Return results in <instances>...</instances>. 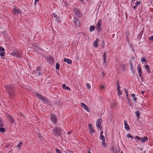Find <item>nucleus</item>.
Wrapping results in <instances>:
<instances>
[{
    "label": "nucleus",
    "instance_id": "nucleus-53",
    "mask_svg": "<svg viewBox=\"0 0 153 153\" xmlns=\"http://www.w3.org/2000/svg\"><path fill=\"white\" fill-rule=\"evenodd\" d=\"M39 0H35V4L36 3H37V2H38L39 1Z\"/></svg>",
    "mask_w": 153,
    "mask_h": 153
},
{
    "label": "nucleus",
    "instance_id": "nucleus-44",
    "mask_svg": "<svg viewBox=\"0 0 153 153\" xmlns=\"http://www.w3.org/2000/svg\"><path fill=\"white\" fill-rule=\"evenodd\" d=\"M5 53V52H2L1 53H0V55L1 56H4Z\"/></svg>",
    "mask_w": 153,
    "mask_h": 153
},
{
    "label": "nucleus",
    "instance_id": "nucleus-1",
    "mask_svg": "<svg viewBox=\"0 0 153 153\" xmlns=\"http://www.w3.org/2000/svg\"><path fill=\"white\" fill-rule=\"evenodd\" d=\"M5 90L9 94L10 97H13L15 95V88L13 84H9L4 86Z\"/></svg>",
    "mask_w": 153,
    "mask_h": 153
},
{
    "label": "nucleus",
    "instance_id": "nucleus-32",
    "mask_svg": "<svg viewBox=\"0 0 153 153\" xmlns=\"http://www.w3.org/2000/svg\"><path fill=\"white\" fill-rule=\"evenodd\" d=\"M117 153H123V151L121 150L119 147L117 149Z\"/></svg>",
    "mask_w": 153,
    "mask_h": 153
},
{
    "label": "nucleus",
    "instance_id": "nucleus-19",
    "mask_svg": "<svg viewBox=\"0 0 153 153\" xmlns=\"http://www.w3.org/2000/svg\"><path fill=\"white\" fill-rule=\"evenodd\" d=\"M62 87L65 90H68L69 91H70L71 90V88L69 87L66 86L65 84H63L62 85Z\"/></svg>",
    "mask_w": 153,
    "mask_h": 153
},
{
    "label": "nucleus",
    "instance_id": "nucleus-54",
    "mask_svg": "<svg viewBox=\"0 0 153 153\" xmlns=\"http://www.w3.org/2000/svg\"><path fill=\"white\" fill-rule=\"evenodd\" d=\"M103 133V131H102L100 132V135H102V133Z\"/></svg>",
    "mask_w": 153,
    "mask_h": 153
},
{
    "label": "nucleus",
    "instance_id": "nucleus-46",
    "mask_svg": "<svg viewBox=\"0 0 153 153\" xmlns=\"http://www.w3.org/2000/svg\"><path fill=\"white\" fill-rule=\"evenodd\" d=\"M149 40L151 41H153V35L152 36L149 38Z\"/></svg>",
    "mask_w": 153,
    "mask_h": 153
},
{
    "label": "nucleus",
    "instance_id": "nucleus-52",
    "mask_svg": "<svg viewBox=\"0 0 153 153\" xmlns=\"http://www.w3.org/2000/svg\"><path fill=\"white\" fill-rule=\"evenodd\" d=\"M41 73H40V72H39V73H38V76H40L41 75Z\"/></svg>",
    "mask_w": 153,
    "mask_h": 153
},
{
    "label": "nucleus",
    "instance_id": "nucleus-13",
    "mask_svg": "<svg viewBox=\"0 0 153 153\" xmlns=\"http://www.w3.org/2000/svg\"><path fill=\"white\" fill-rule=\"evenodd\" d=\"M74 23L75 25L78 26L80 23L79 21L77 18H75L74 19Z\"/></svg>",
    "mask_w": 153,
    "mask_h": 153
},
{
    "label": "nucleus",
    "instance_id": "nucleus-23",
    "mask_svg": "<svg viewBox=\"0 0 153 153\" xmlns=\"http://www.w3.org/2000/svg\"><path fill=\"white\" fill-rule=\"evenodd\" d=\"M126 66L125 65L123 64L121 66V68L122 70L123 71H125V69L126 68Z\"/></svg>",
    "mask_w": 153,
    "mask_h": 153
},
{
    "label": "nucleus",
    "instance_id": "nucleus-43",
    "mask_svg": "<svg viewBox=\"0 0 153 153\" xmlns=\"http://www.w3.org/2000/svg\"><path fill=\"white\" fill-rule=\"evenodd\" d=\"M56 151L57 153H61V151L60 150L58 149H56Z\"/></svg>",
    "mask_w": 153,
    "mask_h": 153
},
{
    "label": "nucleus",
    "instance_id": "nucleus-41",
    "mask_svg": "<svg viewBox=\"0 0 153 153\" xmlns=\"http://www.w3.org/2000/svg\"><path fill=\"white\" fill-rule=\"evenodd\" d=\"M146 61V59L144 58H142L141 59V62H144Z\"/></svg>",
    "mask_w": 153,
    "mask_h": 153
},
{
    "label": "nucleus",
    "instance_id": "nucleus-60",
    "mask_svg": "<svg viewBox=\"0 0 153 153\" xmlns=\"http://www.w3.org/2000/svg\"><path fill=\"white\" fill-rule=\"evenodd\" d=\"M88 153H91L90 150L88 151Z\"/></svg>",
    "mask_w": 153,
    "mask_h": 153
},
{
    "label": "nucleus",
    "instance_id": "nucleus-29",
    "mask_svg": "<svg viewBox=\"0 0 153 153\" xmlns=\"http://www.w3.org/2000/svg\"><path fill=\"white\" fill-rule=\"evenodd\" d=\"M131 97L133 98V100L134 101H136L137 100V98H135V95L133 94L131 95Z\"/></svg>",
    "mask_w": 153,
    "mask_h": 153
},
{
    "label": "nucleus",
    "instance_id": "nucleus-57",
    "mask_svg": "<svg viewBox=\"0 0 153 153\" xmlns=\"http://www.w3.org/2000/svg\"><path fill=\"white\" fill-rule=\"evenodd\" d=\"M145 92V91H142L141 92V94L142 95Z\"/></svg>",
    "mask_w": 153,
    "mask_h": 153
},
{
    "label": "nucleus",
    "instance_id": "nucleus-30",
    "mask_svg": "<svg viewBox=\"0 0 153 153\" xmlns=\"http://www.w3.org/2000/svg\"><path fill=\"white\" fill-rule=\"evenodd\" d=\"M127 137L128 138H130L132 139L133 138V136H132L130 133H128L127 134Z\"/></svg>",
    "mask_w": 153,
    "mask_h": 153
},
{
    "label": "nucleus",
    "instance_id": "nucleus-61",
    "mask_svg": "<svg viewBox=\"0 0 153 153\" xmlns=\"http://www.w3.org/2000/svg\"><path fill=\"white\" fill-rule=\"evenodd\" d=\"M1 58H2L3 59H4V57H1Z\"/></svg>",
    "mask_w": 153,
    "mask_h": 153
},
{
    "label": "nucleus",
    "instance_id": "nucleus-21",
    "mask_svg": "<svg viewBox=\"0 0 153 153\" xmlns=\"http://www.w3.org/2000/svg\"><path fill=\"white\" fill-rule=\"evenodd\" d=\"M135 114L137 117L138 118H139L140 116V113L139 111H137L135 112Z\"/></svg>",
    "mask_w": 153,
    "mask_h": 153
},
{
    "label": "nucleus",
    "instance_id": "nucleus-7",
    "mask_svg": "<svg viewBox=\"0 0 153 153\" xmlns=\"http://www.w3.org/2000/svg\"><path fill=\"white\" fill-rule=\"evenodd\" d=\"M88 128L89 130V132L91 134H92L93 133H94V130L92 124L91 123L89 124Z\"/></svg>",
    "mask_w": 153,
    "mask_h": 153
},
{
    "label": "nucleus",
    "instance_id": "nucleus-20",
    "mask_svg": "<svg viewBox=\"0 0 153 153\" xmlns=\"http://www.w3.org/2000/svg\"><path fill=\"white\" fill-rule=\"evenodd\" d=\"M145 68L146 69V70L150 74V73H151V71H150V70L149 69L150 68H149V65H145Z\"/></svg>",
    "mask_w": 153,
    "mask_h": 153
},
{
    "label": "nucleus",
    "instance_id": "nucleus-35",
    "mask_svg": "<svg viewBox=\"0 0 153 153\" xmlns=\"http://www.w3.org/2000/svg\"><path fill=\"white\" fill-rule=\"evenodd\" d=\"M111 151L112 152V153H115V150L114 148V147H112L111 148Z\"/></svg>",
    "mask_w": 153,
    "mask_h": 153
},
{
    "label": "nucleus",
    "instance_id": "nucleus-10",
    "mask_svg": "<svg viewBox=\"0 0 153 153\" xmlns=\"http://www.w3.org/2000/svg\"><path fill=\"white\" fill-rule=\"evenodd\" d=\"M74 11L76 15L78 17H80V15L81 14V13L80 11H79V10L74 8Z\"/></svg>",
    "mask_w": 153,
    "mask_h": 153
},
{
    "label": "nucleus",
    "instance_id": "nucleus-50",
    "mask_svg": "<svg viewBox=\"0 0 153 153\" xmlns=\"http://www.w3.org/2000/svg\"><path fill=\"white\" fill-rule=\"evenodd\" d=\"M126 98L128 100H129V99L128 98V94L126 95Z\"/></svg>",
    "mask_w": 153,
    "mask_h": 153
},
{
    "label": "nucleus",
    "instance_id": "nucleus-51",
    "mask_svg": "<svg viewBox=\"0 0 153 153\" xmlns=\"http://www.w3.org/2000/svg\"><path fill=\"white\" fill-rule=\"evenodd\" d=\"M66 153H74L72 152V151H68L66 152Z\"/></svg>",
    "mask_w": 153,
    "mask_h": 153
},
{
    "label": "nucleus",
    "instance_id": "nucleus-36",
    "mask_svg": "<svg viewBox=\"0 0 153 153\" xmlns=\"http://www.w3.org/2000/svg\"><path fill=\"white\" fill-rule=\"evenodd\" d=\"M141 138H140V137H139L138 136H136L135 137V139H137V140H136V141L137 142H138V140H140Z\"/></svg>",
    "mask_w": 153,
    "mask_h": 153
},
{
    "label": "nucleus",
    "instance_id": "nucleus-34",
    "mask_svg": "<svg viewBox=\"0 0 153 153\" xmlns=\"http://www.w3.org/2000/svg\"><path fill=\"white\" fill-rule=\"evenodd\" d=\"M22 142L19 143L17 146V147L18 148V149H19L20 147L22 145Z\"/></svg>",
    "mask_w": 153,
    "mask_h": 153
},
{
    "label": "nucleus",
    "instance_id": "nucleus-40",
    "mask_svg": "<svg viewBox=\"0 0 153 153\" xmlns=\"http://www.w3.org/2000/svg\"><path fill=\"white\" fill-rule=\"evenodd\" d=\"M4 48L2 47H0V51L4 52Z\"/></svg>",
    "mask_w": 153,
    "mask_h": 153
},
{
    "label": "nucleus",
    "instance_id": "nucleus-9",
    "mask_svg": "<svg viewBox=\"0 0 153 153\" xmlns=\"http://www.w3.org/2000/svg\"><path fill=\"white\" fill-rule=\"evenodd\" d=\"M81 105L83 107V108L86 110L88 112H89L90 111V109L88 108L87 106L84 103H81Z\"/></svg>",
    "mask_w": 153,
    "mask_h": 153
},
{
    "label": "nucleus",
    "instance_id": "nucleus-45",
    "mask_svg": "<svg viewBox=\"0 0 153 153\" xmlns=\"http://www.w3.org/2000/svg\"><path fill=\"white\" fill-rule=\"evenodd\" d=\"M102 146H103L105 147L106 144H105V142H102Z\"/></svg>",
    "mask_w": 153,
    "mask_h": 153
},
{
    "label": "nucleus",
    "instance_id": "nucleus-8",
    "mask_svg": "<svg viewBox=\"0 0 153 153\" xmlns=\"http://www.w3.org/2000/svg\"><path fill=\"white\" fill-rule=\"evenodd\" d=\"M51 119L52 121L54 123L57 122V119H56V116L54 114H52L51 116Z\"/></svg>",
    "mask_w": 153,
    "mask_h": 153
},
{
    "label": "nucleus",
    "instance_id": "nucleus-42",
    "mask_svg": "<svg viewBox=\"0 0 153 153\" xmlns=\"http://www.w3.org/2000/svg\"><path fill=\"white\" fill-rule=\"evenodd\" d=\"M124 91H125V93L126 94V95L128 94V91L127 89H126V88H125L124 89Z\"/></svg>",
    "mask_w": 153,
    "mask_h": 153
},
{
    "label": "nucleus",
    "instance_id": "nucleus-18",
    "mask_svg": "<svg viewBox=\"0 0 153 153\" xmlns=\"http://www.w3.org/2000/svg\"><path fill=\"white\" fill-rule=\"evenodd\" d=\"M140 65H138V67H137V70H138V74H139V76L140 77H141V74H142V73H141L142 70H141V69L140 68Z\"/></svg>",
    "mask_w": 153,
    "mask_h": 153
},
{
    "label": "nucleus",
    "instance_id": "nucleus-26",
    "mask_svg": "<svg viewBox=\"0 0 153 153\" xmlns=\"http://www.w3.org/2000/svg\"><path fill=\"white\" fill-rule=\"evenodd\" d=\"M100 138L102 140V142H105V137L103 135H100Z\"/></svg>",
    "mask_w": 153,
    "mask_h": 153
},
{
    "label": "nucleus",
    "instance_id": "nucleus-15",
    "mask_svg": "<svg viewBox=\"0 0 153 153\" xmlns=\"http://www.w3.org/2000/svg\"><path fill=\"white\" fill-rule=\"evenodd\" d=\"M99 41V39L98 38H97L96 40L94 42L93 45L94 47L97 48L98 45V42Z\"/></svg>",
    "mask_w": 153,
    "mask_h": 153
},
{
    "label": "nucleus",
    "instance_id": "nucleus-22",
    "mask_svg": "<svg viewBox=\"0 0 153 153\" xmlns=\"http://www.w3.org/2000/svg\"><path fill=\"white\" fill-rule=\"evenodd\" d=\"M130 65L131 66V69L132 71L134 72V68L133 66V65L132 64V63L131 62L129 63Z\"/></svg>",
    "mask_w": 153,
    "mask_h": 153
},
{
    "label": "nucleus",
    "instance_id": "nucleus-25",
    "mask_svg": "<svg viewBox=\"0 0 153 153\" xmlns=\"http://www.w3.org/2000/svg\"><path fill=\"white\" fill-rule=\"evenodd\" d=\"M9 120L10 122H11L13 123L14 122V120L12 117L11 116H9Z\"/></svg>",
    "mask_w": 153,
    "mask_h": 153
},
{
    "label": "nucleus",
    "instance_id": "nucleus-6",
    "mask_svg": "<svg viewBox=\"0 0 153 153\" xmlns=\"http://www.w3.org/2000/svg\"><path fill=\"white\" fill-rule=\"evenodd\" d=\"M36 96L38 97L39 100L40 99L43 101H46V100H47L45 97L39 94L38 93H36Z\"/></svg>",
    "mask_w": 153,
    "mask_h": 153
},
{
    "label": "nucleus",
    "instance_id": "nucleus-59",
    "mask_svg": "<svg viewBox=\"0 0 153 153\" xmlns=\"http://www.w3.org/2000/svg\"><path fill=\"white\" fill-rule=\"evenodd\" d=\"M76 59H77V60H78L79 59V57L78 56L76 58Z\"/></svg>",
    "mask_w": 153,
    "mask_h": 153
},
{
    "label": "nucleus",
    "instance_id": "nucleus-56",
    "mask_svg": "<svg viewBox=\"0 0 153 153\" xmlns=\"http://www.w3.org/2000/svg\"><path fill=\"white\" fill-rule=\"evenodd\" d=\"M117 84H119V81H117Z\"/></svg>",
    "mask_w": 153,
    "mask_h": 153
},
{
    "label": "nucleus",
    "instance_id": "nucleus-5",
    "mask_svg": "<svg viewBox=\"0 0 153 153\" xmlns=\"http://www.w3.org/2000/svg\"><path fill=\"white\" fill-rule=\"evenodd\" d=\"M102 121V119L101 118H100L98 119L97 122L96 123V126L98 128H99L100 129H101L102 127V126H100L101 124V122Z\"/></svg>",
    "mask_w": 153,
    "mask_h": 153
},
{
    "label": "nucleus",
    "instance_id": "nucleus-16",
    "mask_svg": "<svg viewBox=\"0 0 153 153\" xmlns=\"http://www.w3.org/2000/svg\"><path fill=\"white\" fill-rule=\"evenodd\" d=\"M64 61L69 64H71L72 62V61L71 60L66 58L64 59Z\"/></svg>",
    "mask_w": 153,
    "mask_h": 153
},
{
    "label": "nucleus",
    "instance_id": "nucleus-33",
    "mask_svg": "<svg viewBox=\"0 0 153 153\" xmlns=\"http://www.w3.org/2000/svg\"><path fill=\"white\" fill-rule=\"evenodd\" d=\"M5 131V129L3 127H1L0 128V132L3 133Z\"/></svg>",
    "mask_w": 153,
    "mask_h": 153
},
{
    "label": "nucleus",
    "instance_id": "nucleus-24",
    "mask_svg": "<svg viewBox=\"0 0 153 153\" xmlns=\"http://www.w3.org/2000/svg\"><path fill=\"white\" fill-rule=\"evenodd\" d=\"M95 27L93 25H91V26L90 28V32H92L93 30H94L95 29Z\"/></svg>",
    "mask_w": 153,
    "mask_h": 153
},
{
    "label": "nucleus",
    "instance_id": "nucleus-39",
    "mask_svg": "<svg viewBox=\"0 0 153 153\" xmlns=\"http://www.w3.org/2000/svg\"><path fill=\"white\" fill-rule=\"evenodd\" d=\"M87 87L88 89H90L91 88V86L88 83H87L86 84Z\"/></svg>",
    "mask_w": 153,
    "mask_h": 153
},
{
    "label": "nucleus",
    "instance_id": "nucleus-2",
    "mask_svg": "<svg viewBox=\"0 0 153 153\" xmlns=\"http://www.w3.org/2000/svg\"><path fill=\"white\" fill-rule=\"evenodd\" d=\"M52 131L53 132V134L55 136H60L61 134V130L59 128H54L53 129Z\"/></svg>",
    "mask_w": 153,
    "mask_h": 153
},
{
    "label": "nucleus",
    "instance_id": "nucleus-3",
    "mask_svg": "<svg viewBox=\"0 0 153 153\" xmlns=\"http://www.w3.org/2000/svg\"><path fill=\"white\" fill-rule=\"evenodd\" d=\"M11 54L13 56H15L17 57H21L22 54L21 53L18 51L17 49H15L14 51L11 53Z\"/></svg>",
    "mask_w": 153,
    "mask_h": 153
},
{
    "label": "nucleus",
    "instance_id": "nucleus-55",
    "mask_svg": "<svg viewBox=\"0 0 153 153\" xmlns=\"http://www.w3.org/2000/svg\"><path fill=\"white\" fill-rule=\"evenodd\" d=\"M136 0H132L131 2L134 3Z\"/></svg>",
    "mask_w": 153,
    "mask_h": 153
},
{
    "label": "nucleus",
    "instance_id": "nucleus-38",
    "mask_svg": "<svg viewBox=\"0 0 153 153\" xmlns=\"http://www.w3.org/2000/svg\"><path fill=\"white\" fill-rule=\"evenodd\" d=\"M53 15L56 19H58V16L56 14H55V13H53Z\"/></svg>",
    "mask_w": 153,
    "mask_h": 153
},
{
    "label": "nucleus",
    "instance_id": "nucleus-17",
    "mask_svg": "<svg viewBox=\"0 0 153 153\" xmlns=\"http://www.w3.org/2000/svg\"><path fill=\"white\" fill-rule=\"evenodd\" d=\"M13 11L14 14H19L20 13V10L17 9L16 7H15L13 8Z\"/></svg>",
    "mask_w": 153,
    "mask_h": 153
},
{
    "label": "nucleus",
    "instance_id": "nucleus-28",
    "mask_svg": "<svg viewBox=\"0 0 153 153\" xmlns=\"http://www.w3.org/2000/svg\"><path fill=\"white\" fill-rule=\"evenodd\" d=\"M59 67H60V65H59V63H57L56 64V69L59 70Z\"/></svg>",
    "mask_w": 153,
    "mask_h": 153
},
{
    "label": "nucleus",
    "instance_id": "nucleus-49",
    "mask_svg": "<svg viewBox=\"0 0 153 153\" xmlns=\"http://www.w3.org/2000/svg\"><path fill=\"white\" fill-rule=\"evenodd\" d=\"M40 69V67H38V68H37L36 69V70L37 71H39Z\"/></svg>",
    "mask_w": 153,
    "mask_h": 153
},
{
    "label": "nucleus",
    "instance_id": "nucleus-48",
    "mask_svg": "<svg viewBox=\"0 0 153 153\" xmlns=\"http://www.w3.org/2000/svg\"><path fill=\"white\" fill-rule=\"evenodd\" d=\"M104 88V86H103L102 85H101L100 86V89H102Z\"/></svg>",
    "mask_w": 153,
    "mask_h": 153
},
{
    "label": "nucleus",
    "instance_id": "nucleus-62",
    "mask_svg": "<svg viewBox=\"0 0 153 153\" xmlns=\"http://www.w3.org/2000/svg\"><path fill=\"white\" fill-rule=\"evenodd\" d=\"M1 105L0 104V106Z\"/></svg>",
    "mask_w": 153,
    "mask_h": 153
},
{
    "label": "nucleus",
    "instance_id": "nucleus-27",
    "mask_svg": "<svg viewBox=\"0 0 153 153\" xmlns=\"http://www.w3.org/2000/svg\"><path fill=\"white\" fill-rule=\"evenodd\" d=\"M143 140L142 141V142L143 143L145 141H148V138L147 137H144L143 138Z\"/></svg>",
    "mask_w": 153,
    "mask_h": 153
},
{
    "label": "nucleus",
    "instance_id": "nucleus-14",
    "mask_svg": "<svg viewBox=\"0 0 153 153\" xmlns=\"http://www.w3.org/2000/svg\"><path fill=\"white\" fill-rule=\"evenodd\" d=\"M140 1H137L135 3V5L133 7V9L135 10H136L138 6L140 5Z\"/></svg>",
    "mask_w": 153,
    "mask_h": 153
},
{
    "label": "nucleus",
    "instance_id": "nucleus-4",
    "mask_svg": "<svg viewBox=\"0 0 153 153\" xmlns=\"http://www.w3.org/2000/svg\"><path fill=\"white\" fill-rule=\"evenodd\" d=\"M102 23V19H100L98 21L97 24L96 25V29H97V30L99 32H100L101 30V27Z\"/></svg>",
    "mask_w": 153,
    "mask_h": 153
},
{
    "label": "nucleus",
    "instance_id": "nucleus-37",
    "mask_svg": "<svg viewBox=\"0 0 153 153\" xmlns=\"http://www.w3.org/2000/svg\"><path fill=\"white\" fill-rule=\"evenodd\" d=\"M3 126V123L2 120L0 119V127Z\"/></svg>",
    "mask_w": 153,
    "mask_h": 153
},
{
    "label": "nucleus",
    "instance_id": "nucleus-12",
    "mask_svg": "<svg viewBox=\"0 0 153 153\" xmlns=\"http://www.w3.org/2000/svg\"><path fill=\"white\" fill-rule=\"evenodd\" d=\"M124 124L125 125V129L127 130H129L130 129L129 126L128 124L127 123L126 120L124 121Z\"/></svg>",
    "mask_w": 153,
    "mask_h": 153
},
{
    "label": "nucleus",
    "instance_id": "nucleus-47",
    "mask_svg": "<svg viewBox=\"0 0 153 153\" xmlns=\"http://www.w3.org/2000/svg\"><path fill=\"white\" fill-rule=\"evenodd\" d=\"M120 84H117V89H120Z\"/></svg>",
    "mask_w": 153,
    "mask_h": 153
},
{
    "label": "nucleus",
    "instance_id": "nucleus-11",
    "mask_svg": "<svg viewBox=\"0 0 153 153\" xmlns=\"http://www.w3.org/2000/svg\"><path fill=\"white\" fill-rule=\"evenodd\" d=\"M103 57L104 61V63H103V65H107V64H106V51L105 52L103 55Z\"/></svg>",
    "mask_w": 153,
    "mask_h": 153
},
{
    "label": "nucleus",
    "instance_id": "nucleus-58",
    "mask_svg": "<svg viewBox=\"0 0 153 153\" xmlns=\"http://www.w3.org/2000/svg\"><path fill=\"white\" fill-rule=\"evenodd\" d=\"M140 140L141 141V142L143 143L142 142V141H143V138H140Z\"/></svg>",
    "mask_w": 153,
    "mask_h": 153
},
{
    "label": "nucleus",
    "instance_id": "nucleus-31",
    "mask_svg": "<svg viewBox=\"0 0 153 153\" xmlns=\"http://www.w3.org/2000/svg\"><path fill=\"white\" fill-rule=\"evenodd\" d=\"M117 94L119 96H120L122 94V92L120 89H117Z\"/></svg>",
    "mask_w": 153,
    "mask_h": 153
}]
</instances>
